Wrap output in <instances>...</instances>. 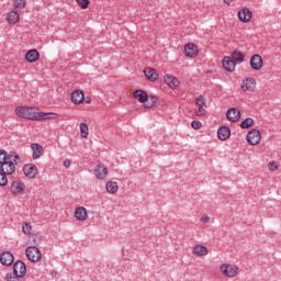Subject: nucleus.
Here are the masks:
<instances>
[{
  "label": "nucleus",
  "instance_id": "nucleus-1",
  "mask_svg": "<svg viewBox=\"0 0 281 281\" xmlns=\"http://www.w3.org/2000/svg\"><path fill=\"white\" fill-rule=\"evenodd\" d=\"M15 114L18 117L23 120H32L33 122H43V120H52V113L47 112H36V109L33 106H18L15 108Z\"/></svg>",
  "mask_w": 281,
  "mask_h": 281
},
{
  "label": "nucleus",
  "instance_id": "nucleus-2",
  "mask_svg": "<svg viewBox=\"0 0 281 281\" xmlns=\"http://www.w3.org/2000/svg\"><path fill=\"white\" fill-rule=\"evenodd\" d=\"M21 159V156L14 151V155L10 157L9 159L4 160L0 165L1 172H4L5 175H14L16 172V166H19V160Z\"/></svg>",
  "mask_w": 281,
  "mask_h": 281
},
{
  "label": "nucleus",
  "instance_id": "nucleus-3",
  "mask_svg": "<svg viewBox=\"0 0 281 281\" xmlns=\"http://www.w3.org/2000/svg\"><path fill=\"white\" fill-rule=\"evenodd\" d=\"M26 258L31 262H38L42 258L41 249H38L36 246H30L25 250Z\"/></svg>",
  "mask_w": 281,
  "mask_h": 281
},
{
  "label": "nucleus",
  "instance_id": "nucleus-4",
  "mask_svg": "<svg viewBox=\"0 0 281 281\" xmlns=\"http://www.w3.org/2000/svg\"><path fill=\"white\" fill-rule=\"evenodd\" d=\"M260 139H262L260 136V131L256 128L250 130L246 135V140L248 144H250V146H258V144H260Z\"/></svg>",
  "mask_w": 281,
  "mask_h": 281
},
{
  "label": "nucleus",
  "instance_id": "nucleus-5",
  "mask_svg": "<svg viewBox=\"0 0 281 281\" xmlns=\"http://www.w3.org/2000/svg\"><path fill=\"white\" fill-rule=\"evenodd\" d=\"M220 271H222V273H224V276L227 278H236V276H238V267L234 265L223 263L220 267Z\"/></svg>",
  "mask_w": 281,
  "mask_h": 281
},
{
  "label": "nucleus",
  "instance_id": "nucleus-6",
  "mask_svg": "<svg viewBox=\"0 0 281 281\" xmlns=\"http://www.w3.org/2000/svg\"><path fill=\"white\" fill-rule=\"evenodd\" d=\"M23 173L27 179H36V175H38V167L34 164H26L22 169Z\"/></svg>",
  "mask_w": 281,
  "mask_h": 281
},
{
  "label": "nucleus",
  "instance_id": "nucleus-7",
  "mask_svg": "<svg viewBox=\"0 0 281 281\" xmlns=\"http://www.w3.org/2000/svg\"><path fill=\"white\" fill-rule=\"evenodd\" d=\"M10 192L16 196V194H23L25 192V183L21 180H13L10 187Z\"/></svg>",
  "mask_w": 281,
  "mask_h": 281
},
{
  "label": "nucleus",
  "instance_id": "nucleus-8",
  "mask_svg": "<svg viewBox=\"0 0 281 281\" xmlns=\"http://www.w3.org/2000/svg\"><path fill=\"white\" fill-rule=\"evenodd\" d=\"M13 273L25 278V274L27 273V266H25V262H23V260H18L13 263Z\"/></svg>",
  "mask_w": 281,
  "mask_h": 281
},
{
  "label": "nucleus",
  "instance_id": "nucleus-9",
  "mask_svg": "<svg viewBox=\"0 0 281 281\" xmlns=\"http://www.w3.org/2000/svg\"><path fill=\"white\" fill-rule=\"evenodd\" d=\"M109 176V168H106L103 164H99L94 168V177L100 181L106 179Z\"/></svg>",
  "mask_w": 281,
  "mask_h": 281
},
{
  "label": "nucleus",
  "instance_id": "nucleus-10",
  "mask_svg": "<svg viewBox=\"0 0 281 281\" xmlns=\"http://www.w3.org/2000/svg\"><path fill=\"white\" fill-rule=\"evenodd\" d=\"M183 52L187 58H196V56H199V47H196V44H186Z\"/></svg>",
  "mask_w": 281,
  "mask_h": 281
},
{
  "label": "nucleus",
  "instance_id": "nucleus-11",
  "mask_svg": "<svg viewBox=\"0 0 281 281\" xmlns=\"http://www.w3.org/2000/svg\"><path fill=\"white\" fill-rule=\"evenodd\" d=\"M144 75L150 82H157L159 80V71L155 68L147 67L144 69Z\"/></svg>",
  "mask_w": 281,
  "mask_h": 281
},
{
  "label": "nucleus",
  "instance_id": "nucleus-12",
  "mask_svg": "<svg viewBox=\"0 0 281 281\" xmlns=\"http://www.w3.org/2000/svg\"><path fill=\"white\" fill-rule=\"evenodd\" d=\"M0 262L3 267H10L14 262V255L10 251L0 254Z\"/></svg>",
  "mask_w": 281,
  "mask_h": 281
},
{
  "label": "nucleus",
  "instance_id": "nucleus-13",
  "mask_svg": "<svg viewBox=\"0 0 281 281\" xmlns=\"http://www.w3.org/2000/svg\"><path fill=\"white\" fill-rule=\"evenodd\" d=\"M250 67L255 71H260L262 69V56L255 54L250 58Z\"/></svg>",
  "mask_w": 281,
  "mask_h": 281
},
{
  "label": "nucleus",
  "instance_id": "nucleus-14",
  "mask_svg": "<svg viewBox=\"0 0 281 281\" xmlns=\"http://www.w3.org/2000/svg\"><path fill=\"white\" fill-rule=\"evenodd\" d=\"M240 87L243 91H254V89H256V79L254 77H248L243 80Z\"/></svg>",
  "mask_w": 281,
  "mask_h": 281
},
{
  "label": "nucleus",
  "instance_id": "nucleus-15",
  "mask_svg": "<svg viewBox=\"0 0 281 281\" xmlns=\"http://www.w3.org/2000/svg\"><path fill=\"white\" fill-rule=\"evenodd\" d=\"M231 136H232V130H229V127L222 126L217 130V137L218 139H221V142H225L229 139Z\"/></svg>",
  "mask_w": 281,
  "mask_h": 281
},
{
  "label": "nucleus",
  "instance_id": "nucleus-16",
  "mask_svg": "<svg viewBox=\"0 0 281 281\" xmlns=\"http://www.w3.org/2000/svg\"><path fill=\"white\" fill-rule=\"evenodd\" d=\"M222 65L225 71L232 72L236 70V63L229 56L223 58Z\"/></svg>",
  "mask_w": 281,
  "mask_h": 281
},
{
  "label": "nucleus",
  "instance_id": "nucleus-17",
  "mask_svg": "<svg viewBox=\"0 0 281 281\" xmlns=\"http://www.w3.org/2000/svg\"><path fill=\"white\" fill-rule=\"evenodd\" d=\"M251 10L244 8L240 11H238V19L239 21H241L243 23H249V21H251Z\"/></svg>",
  "mask_w": 281,
  "mask_h": 281
},
{
  "label": "nucleus",
  "instance_id": "nucleus-18",
  "mask_svg": "<svg viewBox=\"0 0 281 281\" xmlns=\"http://www.w3.org/2000/svg\"><path fill=\"white\" fill-rule=\"evenodd\" d=\"M226 117L229 122H238L240 120V111L236 108H231L226 112Z\"/></svg>",
  "mask_w": 281,
  "mask_h": 281
},
{
  "label": "nucleus",
  "instance_id": "nucleus-19",
  "mask_svg": "<svg viewBox=\"0 0 281 281\" xmlns=\"http://www.w3.org/2000/svg\"><path fill=\"white\" fill-rule=\"evenodd\" d=\"M31 148L33 150V159H41V157H43L45 154V150H43V145L38 143H33Z\"/></svg>",
  "mask_w": 281,
  "mask_h": 281
},
{
  "label": "nucleus",
  "instance_id": "nucleus-20",
  "mask_svg": "<svg viewBox=\"0 0 281 281\" xmlns=\"http://www.w3.org/2000/svg\"><path fill=\"white\" fill-rule=\"evenodd\" d=\"M71 102L74 104H82L85 102V92L82 90H75L71 93Z\"/></svg>",
  "mask_w": 281,
  "mask_h": 281
},
{
  "label": "nucleus",
  "instance_id": "nucleus-21",
  "mask_svg": "<svg viewBox=\"0 0 281 281\" xmlns=\"http://www.w3.org/2000/svg\"><path fill=\"white\" fill-rule=\"evenodd\" d=\"M133 98L138 100L140 104H145L146 100H148V92L138 89L133 92Z\"/></svg>",
  "mask_w": 281,
  "mask_h": 281
},
{
  "label": "nucleus",
  "instance_id": "nucleus-22",
  "mask_svg": "<svg viewBox=\"0 0 281 281\" xmlns=\"http://www.w3.org/2000/svg\"><path fill=\"white\" fill-rule=\"evenodd\" d=\"M87 209L85 206H79L75 210V218L77 221H87L88 218Z\"/></svg>",
  "mask_w": 281,
  "mask_h": 281
},
{
  "label": "nucleus",
  "instance_id": "nucleus-23",
  "mask_svg": "<svg viewBox=\"0 0 281 281\" xmlns=\"http://www.w3.org/2000/svg\"><path fill=\"white\" fill-rule=\"evenodd\" d=\"M38 58H41V53H38V50L36 49H31L25 55V59L27 60V63H36Z\"/></svg>",
  "mask_w": 281,
  "mask_h": 281
},
{
  "label": "nucleus",
  "instance_id": "nucleus-24",
  "mask_svg": "<svg viewBox=\"0 0 281 281\" xmlns=\"http://www.w3.org/2000/svg\"><path fill=\"white\" fill-rule=\"evenodd\" d=\"M164 80L165 83L168 85V87H170L171 89L179 87V79L172 77V75H166Z\"/></svg>",
  "mask_w": 281,
  "mask_h": 281
},
{
  "label": "nucleus",
  "instance_id": "nucleus-25",
  "mask_svg": "<svg viewBox=\"0 0 281 281\" xmlns=\"http://www.w3.org/2000/svg\"><path fill=\"white\" fill-rule=\"evenodd\" d=\"M235 63H245V55L238 50V49H234L229 56Z\"/></svg>",
  "mask_w": 281,
  "mask_h": 281
},
{
  "label": "nucleus",
  "instance_id": "nucleus-26",
  "mask_svg": "<svg viewBox=\"0 0 281 281\" xmlns=\"http://www.w3.org/2000/svg\"><path fill=\"white\" fill-rule=\"evenodd\" d=\"M158 101H159V97H157L155 94H150L147 97V100H146L144 106H145V109H153V106H155Z\"/></svg>",
  "mask_w": 281,
  "mask_h": 281
},
{
  "label": "nucleus",
  "instance_id": "nucleus-27",
  "mask_svg": "<svg viewBox=\"0 0 281 281\" xmlns=\"http://www.w3.org/2000/svg\"><path fill=\"white\" fill-rule=\"evenodd\" d=\"M19 19H20V15H19V12L16 11H11L7 15V21L11 25H15V23H19Z\"/></svg>",
  "mask_w": 281,
  "mask_h": 281
},
{
  "label": "nucleus",
  "instance_id": "nucleus-28",
  "mask_svg": "<svg viewBox=\"0 0 281 281\" xmlns=\"http://www.w3.org/2000/svg\"><path fill=\"white\" fill-rule=\"evenodd\" d=\"M194 256H207V247L203 245H196L193 247Z\"/></svg>",
  "mask_w": 281,
  "mask_h": 281
},
{
  "label": "nucleus",
  "instance_id": "nucleus-29",
  "mask_svg": "<svg viewBox=\"0 0 281 281\" xmlns=\"http://www.w3.org/2000/svg\"><path fill=\"white\" fill-rule=\"evenodd\" d=\"M105 189L109 194H115V192H117L119 190L117 182L108 181L105 184Z\"/></svg>",
  "mask_w": 281,
  "mask_h": 281
},
{
  "label": "nucleus",
  "instance_id": "nucleus-30",
  "mask_svg": "<svg viewBox=\"0 0 281 281\" xmlns=\"http://www.w3.org/2000/svg\"><path fill=\"white\" fill-rule=\"evenodd\" d=\"M15 151H9L7 153L5 149H0V165L4 162V160L10 159V157H13Z\"/></svg>",
  "mask_w": 281,
  "mask_h": 281
},
{
  "label": "nucleus",
  "instance_id": "nucleus-31",
  "mask_svg": "<svg viewBox=\"0 0 281 281\" xmlns=\"http://www.w3.org/2000/svg\"><path fill=\"white\" fill-rule=\"evenodd\" d=\"M240 128H251L254 126V119L246 117L244 121L239 124Z\"/></svg>",
  "mask_w": 281,
  "mask_h": 281
},
{
  "label": "nucleus",
  "instance_id": "nucleus-32",
  "mask_svg": "<svg viewBox=\"0 0 281 281\" xmlns=\"http://www.w3.org/2000/svg\"><path fill=\"white\" fill-rule=\"evenodd\" d=\"M81 137L88 138L89 137V126L87 123H80L79 125Z\"/></svg>",
  "mask_w": 281,
  "mask_h": 281
},
{
  "label": "nucleus",
  "instance_id": "nucleus-33",
  "mask_svg": "<svg viewBox=\"0 0 281 281\" xmlns=\"http://www.w3.org/2000/svg\"><path fill=\"white\" fill-rule=\"evenodd\" d=\"M22 232H23V234H25L26 236H31V235H32V223L25 222V223L22 225Z\"/></svg>",
  "mask_w": 281,
  "mask_h": 281
},
{
  "label": "nucleus",
  "instance_id": "nucleus-34",
  "mask_svg": "<svg viewBox=\"0 0 281 281\" xmlns=\"http://www.w3.org/2000/svg\"><path fill=\"white\" fill-rule=\"evenodd\" d=\"M20 278H23V277L16 274V273H14V272H8V273L5 274L4 280H5V281H21Z\"/></svg>",
  "mask_w": 281,
  "mask_h": 281
},
{
  "label": "nucleus",
  "instance_id": "nucleus-35",
  "mask_svg": "<svg viewBox=\"0 0 281 281\" xmlns=\"http://www.w3.org/2000/svg\"><path fill=\"white\" fill-rule=\"evenodd\" d=\"M4 186H8V173L0 170V187L4 188Z\"/></svg>",
  "mask_w": 281,
  "mask_h": 281
},
{
  "label": "nucleus",
  "instance_id": "nucleus-36",
  "mask_svg": "<svg viewBox=\"0 0 281 281\" xmlns=\"http://www.w3.org/2000/svg\"><path fill=\"white\" fill-rule=\"evenodd\" d=\"M76 2L81 10H87V8H89V3H91L90 0H76Z\"/></svg>",
  "mask_w": 281,
  "mask_h": 281
},
{
  "label": "nucleus",
  "instance_id": "nucleus-37",
  "mask_svg": "<svg viewBox=\"0 0 281 281\" xmlns=\"http://www.w3.org/2000/svg\"><path fill=\"white\" fill-rule=\"evenodd\" d=\"M13 5H14V8L23 10V8H25V5H26V2H25V0H13Z\"/></svg>",
  "mask_w": 281,
  "mask_h": 281
},
{
  "label": "nucleus",
  "instance_id": "nucleus-38",
  "mask_svg": "<svg viewBox=\"0 0 281 281\" xmlns=\"http://www.w3.org/2000/svg\"><path fill=\"white\" fill-rule=\"evenodd\" d=\"M196 106H205V98L203 95H199L195 99Z\"/></svg>",
  "mask_w": 281,
  "mask_h": 281
},
{
  "label": "nucleus",
  "instance_id": "nucleus-39",
  "mask_svg": "<svg viewBox=\"0 0 281 281\" xmlns=\"http://www.w3.org/2000/svg\"><path fill=\"white\" fill-rule=\"evenodd\" d=\"M205 113H207V111L203 106H199V109L196 110V115H199L200 117H203Z\"/></svg>",
  "mask_w": 281,
  "mask_h": 281
},
{
  "label": "nucleus",
  "instance_id": "nucleus-40",
  "mask_svg": "<svg viewBox=\"0 0 281 281\" xmlns=\"http://www.w3.org/2000/svg\"><path fill=\"white\" fill-rule=\"evenodd\" d=\"M191 126L192 128H194L195 131H199V128H201L202 124L200 121H192L191 122Z\"/></svg>",
  "mask_w": 281,
  "mask_h": 281
},
{
  "label": "nucleus",
  "instance_id": "nucleus-41",
  "mask_svg": "<svg viewBox=\"0 0 281 281\" xmlns=\"http://www.w3.org/2000/svg\"><path fill=\"white\" fill-rule=\"evenodd\" d=\"M64 166L65 168H69V166H71V160H65Z\"/></svg>",
  "mask_w": 281,
  "mask_h": 281
},
{
  "label": "nucleus",
  "instance_id": "nucleus-42",
  "mask_svg": "<svg viewBox=\"0 0 281 281\" xmlns=\"http://www.w3.org/2000/svg\"><path fill=\"white\" fill-rule=\"evenodd\" d=\"M202 221H203V223H210V217L209 216H204V217H202Z\"/></svg>",
  "mask_w": 281,
  "mask_h": 281
},
{
  "label": "nucleus",
  "instance_id": "nucleus-43",
  "mask_svg": "<svg viewBox=\"0 0 281 281\" xmlns=\"http://www.w3.org/2000/svg\"><path fill=\"white\" fill-rule=\"evenodd\" d=\"M232 1L234 0H224V3H226V5H232Z\"/></svg>",
  "mask_w": 281,
  "mask_h": 281
},
{
  "label": "nucleus",
  "instance_id": "nucleus-44",
  "mask_svg": "<svg viewBox=\"0 0 281 281\" xmlns=\"http://www.w3.org/2000/svg\"><path fill=\"white\" fill-rule=\"evenodd\" d=\"M87 102H88V103L90 102L89 99H87Z\"/></svg>",
  "mask_w": 281,
  "mask_h": 281
},
{
  "label": "nucleus",
  "instance_id": "nucleus-45",
  "mask_svg": "<svg viewBox=\"0 0 281 281\" xmlns=\"http://www.w3.org/2000/svg\"><path fill=\"white\" fill-rule=\"evenodd\" d=\"M87 102H88V103L90 102L89 99H87Z\"/></svg>",
  "mask_w": 281,
  "mask_h": 281
}]
</instances>
